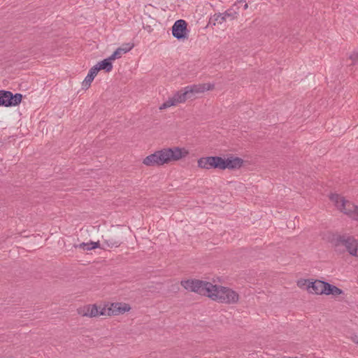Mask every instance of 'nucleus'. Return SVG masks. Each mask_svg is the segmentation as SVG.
<instances>
[{"label":"nucleus","instance_id":"obj_1","mask_svg":"<svg viewBox=\"0 0 358 358\" xmlns=\"http://www.w3.org/2000/svg\"><path fill=\"white\" fill-rule=\"evenodd\" d=\"M214 85L210 83L188 85L182 90L176 92L172 97L169 98L160 107L159 109H165L178 103H183L187 99H193L196 94L203 93L206 91L212 90Z\"/></svg>","mask_w":358,"mask_h":358},{"label":"nucleus","instance_id":"obj_2","mask_svg":"<svg viewBox=\"0 0 358 358\" xmlns=\"http://www.w3.org/2000/svg\"><path fill=\"white\" fill-rule=\"evenodd\" d=\"M181 285L187 290L197 293L200 295L206 296L213 300H217L222 298L220 293L223 287H220V290L217 285L200 280H182Z\"/></svg>","mask_w":358,"mask_h":358},{"label":"nucleus","instance_id":"obj_3","mask_svg":"<svg viewBox=\"0 0 358 358\" xmlns=\"http://www.w3.org/2000/svg\"><path fill=\"white\" fill-rule=\"evenodd\" d=\"M182 149L178 147L163 149L148 155L143 159V164L146 166H161L172 161H176L187 155Z\"/></svg>","mask_w":358,"mask_h":358},{"label":"nucleus","instance_id":"obj_4","mask_svg":"<svg viewBox=\"0 0 358 358\" xmlns=\"http://www.w3.org/2000/svg\"><path fill=\"white\" fill-rule=\"evenodd\" d=\"M336 208L353 220L358 221V207L337 194L330 196Z\"/></svg>","mask_w":358,"mask_h":358},{"label":"nucleus","instance_id":"obj_5","mask_svg":"<svg viewBox=\"0 0 358 358\" xmlns=\"http://www.w3.org/2000/svg\"><path fill=\"white\" fill-rule=\"evenodd\" d=\"M336 247L344 246L348 253L354 257H358V240L349 234L338 235L334 238Z\"/></svg>","mask_w":358,"mask_h":358},{"label":"nucleus","instance_id":"obj_6","mask_svg":"<svg viewBox=\"0 0 358 358\" xmlns=\"http://www.w3.org/2000/svg\"><path fill=\"white\" fill-rule=\"evenodd\" d=\"M22 99L20 93L13 94L10 91L0 90V106L11 107L18 106Z\"/></svg>","mask_w":358,"mask_h":358},{"label":"nucleus","instance_id":"obj_7","mask_svg":"<svg viewBox=\"0 0 358 358\" xmlns=\"http://www.w3.org/2000/svg\"><path fill=\"white\" fill-rule=\"evenodd\" d=\"M198 166L202 169H220L224 170V158L220 157H201L198 160Z\"/></svg>","mask_w":358,"mask_h":358},{"label":"nucleus","instance_id":"obj_8","mask_svg":"<svg viewBox=\"0 0 358 358\" xmlns=\"http://www.w3.org/2000/svg\"><path fill=\"white\" fill-rule=\"evenodd\" d=\"M187 22L184 20H178L175 22L172 27V34L178 40L187 38Z\"/></svg>","mask_w":358,"mask_h":358},{"label":"nucleus","instance_id":"obj_9","mask_svg":"<svg viewBox=\"0 0 358 358\" xmlns=\"http://www.w3.org/2000/svg\"><path fill=\"white\" fill-rule=\"evenodd\" d=\"M329 287V283L322 280H315L309 282L308 286V290L310 293L316 294H326L327 287Z\"/></svg>","mask_w":358,"mask_h":358},{"label":"nucleus","instance_id":"obj_10","mask_svg":"<svg viewBox=\"0 0 358 358\" xmlns=\"http://www.w3.org/2000/svg\"><path fill=\"white\" fill-rule=\"evenodd\" d=\"M131 309L130 306L127 303H112L111 306L106 310L107 315H117L120 313H124L129 311Z\"/></svg>","mask_w":358,"mask_h":358},{"label":"nucleus","instance_id":"obj_11","mask_svg":"<svg viewBox=\"0 0 358 358\" xmlns=\"http://www.w3.org/2000/svg\"><path fill=\"white\" fill-rule=\"evenodd\" d=\"M243 160L238 157L230 155L225 158V169H238L243 166Z\"/></svg>","mask_w":358,"mask_h":358},{"label":"nucleus","instance_id":"obj_12","mask_svg":"<svg viewBox=\"0 0 358 358\" xmlns=\"http://www.w3.org/2000/svg\"><path fill=\"white\" fill-rule=\"evenodd\" d=\"M103 315H106V309L105 308H101V307H98L95 304L87 306L86 308V312L83 314L85 316L91 317Z\"/></svg>","mask_w":358,"mask_h":358},{"label":"nucleus","instance_id":"obj_13","mask_svg":"<svg viewBox=\"0 0 358 358\" xmlns=\"http://www.w3.org/2000/svg\"><path fill=\"white\" fill-rule=\"evenodd\" d=\"M112 59L109 57L98 62L94 67H96L98 71L104 70L106 72H110L113 69Z\"/></svg>","mask_w":358,"mask_h":358},{"label":"nucleus","instance_id":"obj_14","mask_svg":"<svg viewBox=\"0 0 358 358\" xmlns=\"http://www.w3.org/2000/svg\"><path fill=\"white\" fill-rule=\"evenodd\" d=\"M98 72L99 71L96 67L92 66L90 69L87 76L85 77V80L83 82V88H88L90 86L92 82L93 81L94 78H95Z\"/></svg>","mask_w":358,"mask_h":358},{"label":"nucleus","instance_id":"obj_15","mask_svg":"<svg viewBox=\"0 0 358 358\" xmlns=\"http://www.w3.org/2000/svg\"><path fill=\"white\" fill-rule=\"evenodd\" d=\"M224 22V14L222 13H215L213 16H211L209 19L208 25L209 27H222V22Z\"/></svg>","mask_w":358,"mask_h":358},{"label":"nucleus","instance_id":"obj_16","mask_svg":"<svg viewBox=\"0 0 358 358\" xmlns=\"http://www.w3.org/2000/svg\"><path fill=\"white\" fill-rule=\"evenodd\" d=\"M238 300V294L231 289L225 287V303H234Z\"/></svg>","mask_w":358,"mask_h":358},{"label":"nucleus","instance_id":"obj_17","mask_svg":"<svg viewBox=\"0 0 358 358\" xmlns=\"http://www.w3.org/2000/svg\"><path fill=\"white\" fill-rule=\"evenodd\" d=\"M244 0H240L235 2L231 8L228 9L227 10H225V17H230L231 18H234L235 15L238 13V10L239 9V4L243 2Z\"/></svg>","mask_w":358,"mask_h":358},{"label":"nucleus","instance_id":"obj_18","mask_svg":"<svg viewBox=\"0 0 358 358\" xmlns=\"http://www.w3.org/2000/svg\"><path fill=\"white\" fill-rule=\"evenodd\" d=\"M132 48V46L128 48H118L110 56L112 60L119 59L123 54L127 53Z\"/></svg>","mask_w":358,"mask_h":358},{"label":"nucleus","instance_id":"obj_19","mask_svg":"<svg viewBox=\"0 0 358 358\" xmlns=\"http://www.w3.org/2000/svg\"><path fill=\"white\" fill-rule=\"evenodd\" d=\"M104 243L106 244V245L108 248H117L119 247L122 243V238L119 237L112 238L109 237L106 239H104Z\"/></svg>","mask_w":358,"mask_h":358},{"label":"nucleus","instance_id":"obj_20","mask_svg":"<svg viewBox=\"0 0 358 358\" xmlns=\"http://www.w3.org/2000/svg\"><path fill=\"white\" fill-rule=\"evenodd\" d=\"M342 293H343V291L334 285L329 284V287H327V292H326L327 295L332 294L334 296H338V295L341 294Z\"/></svg>","mask_w":358,"mask_h":358},{"label":"nucleus","instance_id":"obj_21","mask_svg":"<svg viewBox=\"0 0 358 358\" xmlns=\"http://www.w3.org/2000/svg\"><path fill=\"white\" fill-rule=\"evenodd\" d=\"M349 59L352 61V65L357 64L358 63V50L357 51H354L350 55Z\"/></svg>","mask_w":358,"mask_h":358},{"label":"nucleus","instance_id":"obj_22","mask_svg":"<svg viewBox=\"0 0 358 358\" xmlns=\"http://www.w3.org/2000/svg\"><path fill=\"white\" fill-rule=\"evenodd\" d=\"M91 246H92V245L90 244V242H89V243H82L79 244L78 245H77L76 247H78L80 249H83V250H92Z\"/></svg>","mask_w":358,"mask_h":358},{"label":"nucleus","instance_id":"obj_23","mask_svg":"<svg viewBox=\"0 0 358 358\" xmlns=\"http://www.w3.org/2000/svg\"><path fill=\"white\" fill-rule=\"evenodd\" d=\"M90 244L92 245V246H91L92 250L99 248V245H100L99 241H97V242L90 241Z\"/></svg>","mask_w":358,"mask_h":358},{"label":"nucleus","instance_id":"obj_24","mask_svg":"<svg viewBox=\"0 0 358 358\" xmlns=\"http://www.w3.org/2000/svg\"><path fill=\"white\" fill-rule=\"evenodd\" d=\"M352 340L354 343L358 344V335H354L352 337Z\"/></svg>","mask_w":358,"mask_h":358},{"label":"nucleus","instance_id":"obj_25","mask_svg":"<svg viewBox=\"0 0 358 358\" xmlns=\"http://www.w3.org/2000/svg\"><path fill=\"white\" fill-rule=\"evenodd\" d=\"M243 3H244L243 9L246 10L248 8V5L247 3H245V0H244ZM241 3H243V2Z\"/></svg>","mask_w":358,"mask_h":358},{"label":"nucleus","instance_id":"obj_26","mask_svg":"<svg viewBox=\"0 0 358 358\" xmlns=\"http://www.w3.org/2000/svg\"><path fill=\"white\" fill-rule=\"evenodd\" d=\"M289 358H296V357H289Z\"/></svg>","mask_w":358,"mask_h":358}]
</instances>
